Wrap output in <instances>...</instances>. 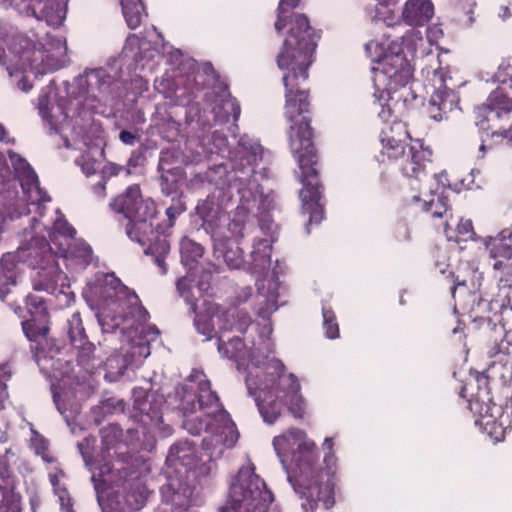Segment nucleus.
I'll return each mask as SVG.
<instances>
[{
    "label": "nucleus",
    "instance_id": "obj_1",
    "mask_svg": "<svg viewBox=\"0 0 512 512\" xmlns=\"http://www.w3.org/2000/svg\"><path fill=\"white\" fill-rule=\"evenodd\" d=\"M316 42L314 33L304 15L295 14L289 22L288 34L277 56L278 68L283 72L285 87V117L291 153L301 171L303 188L300 198L309 222L319 223L323 218L317 179L316 152L312 141L308 112V93L301 84L308 78V68L313 61Z\"/></svg>",
    "mask_w": 512,
    "mask_h": 512
},
{
    "label": "nucleus",
    "instance_id": "obj_2",
    "mask_svg": "<svg viewBox=\"0 0 512 512\" xmlns=\"http://www.w3.org/2000/svg\"><path fill=\"white\" fill-rule=\"evenodd\" d=\"M75 234L73 227L60 216L55 220L53 232H49L36 219H33L31 229L24 231V241L18 250L13 253H6L1 258L0 275V298L3 299L8 290L4 288L7 285L16 283V263L28 262L34 268H40L38 272L40 280H34L33 287L38 291H51L58 278V264L55 256L61 257H79L84 264H87L91 258V249L81 244L79 251L71 247V239Z\"/></svg>",
    "mask_w": 512,
    "mask_h": 512
},
{
    "label": "nucleus",
    "instance_id": "obj_3",
    "mask_svg": "<svg viewBox=\"0 0 512 512\" xmlns=\"http://www.w3.org/2000/svg\"><path fill=\"white\" fill-rule=\"evenodd\" d=\"M85 294L100 306V317H112L113 320L118 317L123 318V323H125L123 329L127 330L128 337L134 343L130 358L113 355L105 362L106 378L116 381L123 375L125 369L136 361V358H147L150 355V349L146 342L153 340L158 332L155 328L150 327L147 331L149 337L146 341L134 342L132 334L137 333L140 325L147 321V312L138 305V297L122 285L114 274L97 275L95 282L88 284Z\"/></svg>",
    "mask_w": 512,
    "mask_h": 512
},
{
    "label": "nucleus",
    "instance_id": "obj_4",
    "mask_svg": "<svg viewBox=\"0 0 512 512\" xmlns=\"http://www.w3.org/2000/svg\"><path fill=\"white\" fill-rule=\"evenodd\" d=\"M423 44L420 33L415 31L403 39L404 48L401 51L393 49L384 53L383 46L378 41L366 44L370 57L377 62V66L373 68L374 95L379 101H384L379 112L383 120L401 117L407 103L415 99L410 86L413 67L408 55L413 56Z\"/></svg>",
    "mask_w": 512,
    "mask_h": 512
},
{
    "label": "nucleus",
    "instance_id": "obj_5",
    "mask_svg": "<svg viewBox=\"0 0 512 512\" xmlns=\"http://www.w3.org/2000/svg\"><path fill=\"white\" fill-rule=\"evenodd\" d=\"M282 363L269 357L259 359L254 354L247 364L245 378L248 391L255 397L259 411L268 424H273L286 406L295 418H303L306 401L301 386L293 374L283 373Z\"/></svg>",
    "mask_w": 512,
    "mask_h": 512
},
{
    "label": "nucleus",
    "instance_id": "obj_6",
    "mask_svg": "<svg viewBox=\"0 0 512 512\" xmlns=\"http://www.w3.org/2000/svg\"><path fill=\"white\" fill-rule=\"evenodd\" d=\"M37 49L33 41L22 34L0 31V63L17 87L27 92L39 74L53 72L69 63L66 39L47 35Z\"/></svg>",
    "mask_w": 512,
    "mask_h": 512
},
{
    "label": "nucleus",
    "instance_id": "obj_7",
    "mask_svg": "<svg viewBox=\"0 0 512 512\" xmlns=\"http://www.w3.org/2000/svg\"><path fill=\"white\" fill-rule=\"evenodd\" d=\"M431 157V149L422 140H410L407 153L401 159L399 167L403 175L410 179L412 200L422 202L423 209L430 211L434 217H443L447 213L450 188L445 171L425 179Z\"/></svg>",
    "mask_w": 512,
    "mask_h": 512
},
{
    "label": "nucleus",
    "instance_id": "obj_8",
    "mask_svg": "<svg viewBox=\"0 0 512 512\" xmlns=\"http://www.w3.org/2000/svg\"><path fill=\"white\" fill-rule=\"evenodd\" d=\"M273 447L283 465L288 462L295 465L293 475L288 479L295 492L303 499L304 511L314 512L316 501L313 498L311 481L315 473L313 464L318 460L315 443L309 439L305 431L291 428L273 439Z\"/></svg>",
    "mask_w": 512,
    "mask_h": 512
},
{
    "label": "nucleus",
    "instance_id": "obj_9",
    "mask_svg": "<svg viewBox=\"0 0 512 512\" xmlns=\"http://www.w3.org/2000/svg\"><path fill=\"white\" fill-rule=\"evenodd\" d=\"M199 272L200 269L197 265L191 266L188 275L177 283L179 292L187 302L193 305L196 312V329L207 339L213 337L216 328L226 330L235 327L239 331L243 330L245 323L230 322V317H234L235 311L221 312L220 308L213 303L203 301L202 305L199 306L192 302L193 299L197 300L198 296H201L202 292L209 287L210 274L205 272L197 280Z\"/></svg>",
    "mask_w": 512,
    "mask_h": 512
},
{
    "label": "nucleus",
    "instance_id": "obj_10",
    "mask_svg": "<svg viewBox=\"0 0 512 512\" xmlns=\"http://www.w3.org/2000/svg\"><path fill=\"white\" fill-rule=\"evenodd\" d=\"M461 394L469 402L476 425L486 431L494 442L502 441L511 420L501 405L492 402L487 377L479 373L472 375Z\"/></svg>",
    "mask_w": 512,
    "mask_h": 512
},
{
    "label": "nucleus",
    "instance_id": "obj_11",
    "mask_svg": "<svg viewBox=\"0 0 512 512\" xmlns=\"http://www.w3.org/2000/svg\"><path fill=\"white\" fill-rule=\"evenodd\" d=\"M230 198L229 192L217 187L206 200L197 205V212L203 218L207 231L211 233L214 244L237 240L243 236L245 209L239 208L232 218L226 215L224 209Z\"/></svg>",
    "mask_w": 512,
    "mask_h": 512
},
{
    "label": "nucleus",
    "instance_id": "obj_12",
    "mask_svg": "<svg viewBox=\"0 0 512 512\" xmlns=\"http://www.w3.org/2000/svg\"><path fill=\"white\" fill-rule=\"evenodd\" d=\"M110 207L128 219L126 232L132 240L142 245L151 240L149 235L153 232L152 220L155 217L156 208L150 198L142 197L139 186L128 187L111 201Z\"/></svg>",
    "mask_w": 512,
    "mask_h": 512
},
{
    "label": "nucleus",
    "instance_id": "obj_13",
    "mask_svg": "<svg viewBox=\"0 0 512 512\" xmlns=\"http://www.w3.org/2000/svg\"><path fill=\"white\" fill-rule=\"evenodd\" d=\"M273 496L250 466L242 467L232 480L222 512H267Z\"/></svg>",
    "mask_w": 512,
    "mask_h": 512
},
{
    "label": "nucleus",
    "instance_id": "obj_14",
    "mask_svg": "<svg viewBox=\"0 0 512 512\" xmlns=\"http://www.w3.org/2000/svg\"><path fill=\"white\" fill-rule=\"evenodd\" d=\"M9 161L22 188L23 198L18 199L13 206V212H9L10 218H15L24 213H29V205L41 209L42 203L49 202L50 198L39 187L38 179L30 165L20 155L9 152Z\"/></svg>",
    "mask_w": 512,
    "mask_h": 512
},
{
    "label": "nucleus",
    "instance_id": "obj_15",
    "mask_svg": "<svg viewBox=\"0 0 512 512\" xmlns=\"http://www.w3.org/2000/svg\"><path fill=\"white\" fill-rule=\"evenodd\" d=\"M190 381L197 384L198 406L200 409H210L207 415L217 413V418L222 423L221 432L217 433L210 440L211 444L221 443L225 447H232L238 440V433L235 425L231 422L228 414L220 408L217 396L211 391L210 383L206 376L195 371L190 376Z\"/></svg>",
    "mask_w": 512,
    "mask_h": 512
},
{
    "label": "nucleus",
    "instance_id": "obj_16",
    "mask_svg": "<svg viewBox=\"0 0 512 512\" xmlns=\"http://www.w3.org/2000/svg\"><path fill=\"white\" fill-rule=\"evenodd\" d=\"M333 445L332 438H325L323 442L325 472L316 467L317 461L313 464L315 473L312 477L311 486L313 498L316 501V508L320 502L326 509L331 508L334 504V483L332 482L331 475L334 472L337 459L333 452Z\"/></svg>",
    "mask_w": 512,
    "mask_h": 512
},
{
    "label": "nucleus",
    "instance_id": "obj_17",
    "mask_svg": "<svg viewBox=\"0 0 512 512\" xmlns=\"http://www.w3.org/2000/svg\"><path fill=\"white\" fill-rule=\"evenodd\" d=\"M446 81L442 71L434 70L425 85L426 92L430 94L427 111L436 121H441L443 116L452 110L455 103V95Z\"/></svg>",
    "mask_w": 512,
    "mask_h": 512
},
{
    "label": "nucleus",
    "instance_id": "obj_18",
    "mask_svg": "<svg viewBox=\"0 0 512 512\" xmlns=\"http://www.w3.org/2000/svg\"><path fill=\"white\" fill-rule=\"evenodd\" d=\"M407 140H412L406 130V126L402 122L393 121V125L383 130L381 143L382 154L390 159H402L407 153Z\"/></svg>",
    "mask_w": 512,
    "mask_h": 512
},
{
    "label": "nucleus",
    "instance_id": "obj_19",
    "mask_svg": "<svg viewBox=\"0 0 512 512\" xmlns=\"http://www.w3.org/2000/svg\"><path fill=\"white\" fill-rule=\"evenodd\" d=\"M27 308L31 318L22 323L23 331L30 341L39 342L46 338L48 329L45 325L46 307L41 298L29 296Z\"/></svg>",
    "mask_w": 512,
    "mask_h": 512
},
{
    "label": "nucleus",
    "instance_id": "obj_20",
    "mask_svg": "<svg viewBox=\"0 0 512 512\" xmlns=\"http://www.w3.org/2000/svg\"><path fill=\"white\" fill-rule=\"evenodd\" d=\"M275 269L273 270V276L271 278H264L262 280H259L258 285V291H259V297L261 300H259L261 306L259 308V315L263 318H267L270 316L274 311L277 310V298L279 295V282L274 279V274H276Z\"/></svg>",
    "mask_w": 512,
    "mask_h": 512
},
{
    "label": "nucleus",
    "instance_id": "obj_21",
    "mask_svg": "<svg viewBox=\"0 0 512 512\" xmlns=\"http://www.w3.org/2000/svg\"><path fill=\"white\" fill-rule=\"evenodd\" d=\"M512 111V98H508L500 91H494L487 100V105L478 109L479 115L487 114L485 122H495Z\"/></svg>",
    "mask_w": 512,
    "mask_h": 512
},
{
    "label": "nucleus",
    "instance_id": "obj_22",
    "mask_svg": "<svg viewBox=\"0 0 512 512\" xmlns=\"http://www.w3.org/2000/svg\"><path fill=\"white\" fill-rule=\"evenodd\" d=\"M430 0H408L403 10V18L409 25H422L433 15Z\"/></svg>",
    "mask_w": 512,
    "mask_h": 512
},
{
    "label": "nucleus",
    "instance_id": "obj_23",
    "mask_svg": "<svg viewBox=\"0 0 512 512\" xmlns=\"http://www.w3.org/2000/svg\"><path fill=\"white\" fill-rule=\"evenodd\" d=\"M167 462L173 466L177 473H188L194 466V451L190 444L180 443L170 448Z\"/></svg>",
    "mask_w": 512,
    "mask_h": 512
},
{
    "label": "nucleus",
    "instance_id": "obj_24",
    "mask_svg": "<svg viewBox=\"0 0 512 512\" xmlns=\"http://www.w3.org/2000/svg\"><path fill=\"white\" fill-rule=\"evenodd\" d=\"M273 241L274 231L269 235V238L257 239L254 241L251 252V265L255 272H263L270 267Z\"/></svg>",
    "mask_w": 512,
    "mask_h": 512
},
{
    "label": "nucleus",
    "instance_id": "obj_25",
    "mask_svg": "<svg viewBox=\"0 0 512 512\" xmlns=\"http://www.w3.org/2000/svg\"><path fill=\"white\" fill-rule=\"evenodd\" d=\"M214 257L231 269H237L243 263L242 252L235 240L214 244Z\"/></svg>",
    "mask_w": 512,
    "mask_h": 512
},
{
    "label": "nucleus",
    "instance_id": "obj_26",
    "mask_svg": "<svg viewBox=\"0 0 512 512\" xmlns=\"http://www.w3.org/2000/svg\"><path fill=\"white\" fill-rule=\"evenodd\" d=\"M511 232L509 230H503L496 237H490L488 240H484V245L489 250L492 258H512V247L510 245Z\"/></svg>",
    "mask_w": 512,
    "mask_h": 512
},
{
    "label": "nucleus",
    "instance_id": "obj_27",
    "mask_svg": "<svg viewBox=\"0 0 512 512\" xmlns=\"http://www.w3.org/2000/svg\"><path fill=\"white\" fill-rule=\"evenodd\" d=\"M107 74L103 69H93L86 71L83 76L79 78V85L86 83L88 86L87 90V98L88 101L90 98H96V91H102L104 85L106 84Z\"/></svg>",
    "mask_w": 512,
    "mask_h": 512
},
{
    "label": "nucleus",
    "instance_id": "obj_28",
    "mask_svg": "<svg viewBox=\"0 0 512 512\" xmlns=\"http://www.w3.org/2000/svg\"><path fill=\"white\" fill-rule=\"evenodd\" d=\"M127 25L131 29L137 28L143 16V6L140 0H119Z\"/></svg>",
    "mask_w": 512,
    "mask_h": 512
},
{
    "label": "nucleus",
    "instance_id": "obj_29",
    "mask_svg": "<svg viewBox=\"0 0 512 512\" xmlns=\"http://www.w3.org/2000/svg\"><path fill=\"white\" fill-rule=\"evenodd\" d=\"M39 109L43 115V118L48 119L56 130L62 129L63 121L69 115V110L62 111L60 105L49 106V103L44 99L40 100Z\"/></svg>",
    "mask_w": 512,
    "mask_h": 512
},
{
    "label": "nucleus",
    "instance_id": "obj_30",
    "mask_svg": "<svg viewBox=\"0 0 512 512\" xmlns=\"http://www.w3.org/2000/svg\"><path fill=\"white\" fill-rule=\"evenodd\" d=\"M237 153L241 159H245L247 164L252 166L261 158L262 148L257 141L243 137L239 142Z\"/></svg>",
    "mask_w": 512,
    "mask_h": 512
},
{
    "label": "nucleus",
    "instance_id": "obj_31",
    "mask_svg": "<svg viewBox=\"0 0 512 512\" xmlns=\"http://www.w3.org/2000/svg\"><path fill=\"white\" fill-rule=\"evenodd\" d=\"M148 48L149 43L147 41H142L137 35L131 34L127 37L123 48V54L125 57L139 61L146 57L145 53Z\"/></svg>",
    "mask_w": 512,
    "mask_h": 512
},
{
    "label": "nucleus",
    "instance_id": "obj_32",
    "mask_svg": "<svg viewBox=\"0 0 512 512\" xmlns=\"http://www.w3.org/2000/svg\"><path fill=\"white\" fill-rule=\"evenodd\" d=\"M445 234L449 241H455L457 243L466 242L468 240H474L475 232L473 231L472 222L470 220L461 219L456 227V230H449L448 226L445 227Z\"/></svg>",
    "mask_w": 512,
    "mask_h": 512
},
{
    "label": "nucleus",
    "instance_id": "obj_33",
    "mask_svg": "<svg viewBox=\"0 0 512 512\" xmlns=\"http://www.w3.org/2000/svg\"><path fill=\"white\" fill-rule=\"evenodd\" d=\"M182 262L185 265L192 264L203 255V248L191 239L183 238L180 243Z\"/></svg>",
    "mask_w": 512,
    "mask_h": 512
},
{
    "label": "nucleus",
    "instance_id": "obj_34",
    "mask_svg": "<svg viewBox=\"0 0 512 512\" xmlns=\"http://www.w3.org/2000/svg\"><path fill=\"white\" fill-rule=\"evenodd\" d=\"M213 113L219 121L227 120L230 113H232L234 118L237 119L239 116V107L233 99L226 98L221 100L220 105L213 108Z\"/></svg>",
    "mask_w": 512,
    "mask_h": 512
},
{
    "label": "nucleus",
    "instance_id": "obj_35",
    "mask_svg": "<svg viewBox=\"0 0 512 512\" xmlns=\"http://www.w3.org/2000/svg\"><path fill=\"white\" fill-rule=\"evenodd\" d=\"M494 78L499 83L508 84L512 89V57L501 61Z\"/></svg>",
    "mask_w": 512,
    "mask_h": 512
},
{
    "label": "nucleus",
    "instance_id": "obj_36",
    "mask_svg": "<svg viewBox=\"0 0 512 512\" xmlns=\"http://www.w3.org/2000/svg\"><path fill=\"white\" fill-rule=\"evenodd\" d=\"M244 344L241 339L235 338L229 341V343L226 345V352L229 353L230 358H234L238 362V368L241 369V367L244 365L242 362L244 357Z\"/></svg>",
    "mask_w": 512,
    "mask_h": 512
},
{
    "label": "nucleus",
    "instance_id": "obj_37",
    "mask_svg": "<svg viewBox=\"0 0 512 512\" xmlns=\"http://www.w3.org/2000/svg\"><path fill=\"white\" fill-rule=\"evenodd\" d=\"M323 318L326 336L330 339L337 338L339 330L338 324L334 322L333 312L327 309H323Z\"/></svg>",
    "mask_w": 512,
    "mask_h": 512
},
{
    "label": "nucleus",
    "instance_id": "obj_38",
    "mask_svg": "<svg viewBox=\"0 0 512 512\" xmlns=\"http://www.w3.org/2000/svg\"><path fill=\"white\" fill-rule=\"evenodd\" d=\"M192 494L193 490L189 486H181L174 494L172 501L175 505L187 508L190 506Z\"/></svg>",
    "mask_w": 512,
    "mask_h": 512
},
{
    "label": "nucleus",
    "instance_id": "obj_39",
    "mask_svg": "<svg viewBox=\"0 0 512 512\" xmlns=\"http://www.w3.org/2000/svg\"><path fill=\"white\" fill-rule=\"evenodd\" d=\"M257 188L258 187L254 181H250L248 187H239L238 193L240 194L241 200L244 203H249L251 200L256 201L257 196H260Z\"/></svg>",
    "mask_w": 512,
    "mask_h": 512
},
{
    "label": "nucleus",
    "instance_id": "obj_40",
    "mask_svg": "<svg viewBox=\"0 0 512 512\" xmlns=\"http://www.w3.org/2000/svg\"><path fill=\"white\" fill-rule=\"evenodd\" d=\"M299 0H281L280 1V4H279V16H278V20L277 22L275 23V28L277 31H280L281 29H283L285 26H286V23H285V12H286V7H295L297 4H298Z\"/></svg>",
    "mask_w": 512,
    "mask_h": 512
},
{
    "label": "nucleus",
    "instance_id": "obj_41",
    "mask_svg": "<svg viewBox=\"0 0 512 512\" xmlns=\"http://www.w3.org/2000/svg\"><path fill=\"white\" fill-rule=\"evenodd\" d=\"M477 124L483 130H492V137H502L503 139H507L509 142H512V126L508 130H498L496 129V124L486 125L484 121H479Z\"/></svg>",
    "mask_w": 512,
    "mask_h": 512
},
{
    "label": "nucleus",
    "instance_id": "obj_42",
    "mask_svg": "<svg viewBox=\"0 0 512 512\" xmlns=\"http://www.w3.org/2000/svg\"><path fill=\"white\" fill-rule=\"evenodd\" d=\"M10 372L8 371L6 366L0 367V404H2L8 397L6 391L5 382L9 380Z\"/></svg>",
    "mask_w": 512,
    "mask_h": 512
},
{
    "label": "nucleus",
    "instance_id": "obj_43",
    "mask_svg": "<svg viewBox=\"0 0 512 512\" xmlns=\"http://www.w3.org/2000/svg\"><path fill=\"white\" fill-rule=\"evenodd\" d=\"M56 494L59 498L61 509L63 512H72L71 503L68 493L65 489H56Z\"/></svg>",
    "mask_w": 512,
    "mask_h": 512
},
{
    "label": "nucleus",
    "instance_id": "obj_44",
    "mask_svg": "<svg viewBox=\"0 0 512 512\" xmlns=\"http://www.w3.org/2000/svg\"><path fill=\"white\" fill-rule=\"evenodd\" d=\"M159 247L161 250V254L156 257L155 262L157 263V265L159 267H161L163 269V271H165L164 256L169 253L170 247L165 240H163L159 243Z\"/></svg>",
    "mask_w": 512,
    "mask_h": 512
},
{
    "label": "nucleus",
    "instance_id": "obj_45",
    "mask_svg": "<svg viewBox=\"0 0 512 512\" xmlns=\"http://www.w3.org/2000/svg\"><path fill=\"white\" fill-rule=\"evenodd\" d=\"M442 35L443 32L438 26H432L428 28L427 38L431 44L437 43V41L442 37Z\"/></svg>",
    "mask_w": 512,
    "mask_h": 512
},
{
    "label": "nucleus",
    "instance_id": "obj_46",
    "mask_svg": "<svg viewBox=\"0 0 512 512\" xmlns=\"http://www.w3.org/2000/svg\"><path fill=\"white\" fill-rule=\"evenodd\" d=\"M11 174L10 166L8 165L6 157L0 153V177L7 178Z\"/></svg>",
    "mask_w": 512,
    "mask_h": 512
},
{
    "label": "nucleus",
    "instance_id": "obj_47",
    "mask_svg": "<svg viewBox=\"0 0 512 512\" xmlns=\"http://www.w3.org/2000/svg\"><path fill=\"white\" fill-rule=\"evenodd\" d=\"M120 139L123 143L127 145H133L135 142V136L128 131H122L120 133Z\"/></svg>",
    "mask_w": 512,
    "mask_h": 512
},
{
    "label": "nucleus",
    "instance_id": "obj_48",
    "mask_svg": "<svg viewBox=\"0 0 512 512\" xmlns=\"http://www.w3.org/2000/svg\"><path fill=\"white\" fill-rule=\"evenodd\" d=\"M82 165V170L84 171L85 174L87 175H90V174H93L95 173L96 171V163L95 162H92V163H87L86 165L84 164H81Z\"/></svg>",
    "mask_w": 512,
    "mask_h": 512
},
{
    "label": "nucleus",
    "instance_id": "obj_49",
    "mask_svg": "<svg viewBox=\"0 0 512 512\" xmlns=\"http://www.w3.org/2000/svg\"><path fill=\"white\" fill-rule=\"evenodd\" d=\"M32 441L35 445H36V443L39 442V445L36 446L37 453H39L40 451H43L45 449V441L38 435H35V437L32 439Z\"/></svg>",
    "mask_w": 512,
    "mask_h": 512
},
{
    "label": "nucleus",
    "instance_id": "obj_50",
    "mask_svg": "<svg viewBox=\"0 0 512 512\" xmlns=\"http://www.w3.org/2000/svg\"><path fill=\"white\" fill-rule=\"evenodd\" d=\"M0 140L5 143H10V138L6 137V131L4 127L0 124Z\"/></svg>",
    "mask_w": 512,
    "mask_h": 512
},
{
    "label": "nucleus",
    "instance_id": "obj_51",
    "mask_svg": "<svg viewBox=\"0 0 512 512\" xmlns=\"http://www.w3.org/2000/svg\"><path fill=\"white\" fill-rule=\"evenodd\" d=\"M53 397H54V402H55V404H56V406H57L58 410H59L61 413H63L62 406H61V403H60V397H59V395H57V394L54 392Z\"/></svg>",
    "mask_w": 512,
    "mask_h": 512
},
{
    "label": "nucleus",
    "instance_id": "obj_52",
    "mask_svg": "<svg viewBox=\"0 0 512 512\" xmlns=\"http://www.w3.org/2000/svg\"><path fill=\"white\" fill-rule=\"evenodd\" d=\"M473 21H474L473 18L471 16H468L467 19L464 20L463 22L465 25L469 26L473 23Z\"/></svg>",
    "mask_w": 512,
    "mask_h": 512
},
{
    "label": "nucleus",
    "instance_id": "obj_53",
    "mask_svg": "<svg viewBox=\"0 0 512 512\" xmlns=\"http://www.w3.org/2000/svg\"><path fill=\"white\" fill-rule=\"evenodd\" d=\"M486 145L485 144H481L480 147H479V152L481 153V157L484 155L485 151H486Z\"/></svg>",
    "mask_w": 512,
    "mask_h": 512
},
{
    "label": "nucleus",
    "instance_id": "obj_54",
    "mask_svg": "<svg viewBox=\"0 0 512 512\" xmlns=\"http://www.w3.org/2000/svg\"><path fill=\"white\" fill-rule=\"evenodd\" d=\"M506 340L509 344H512V331H509L507 334H506Z\"/></svg>",
    "mask_w": 512,
    "mask_h": 512
},
{
    "label": "nucleus",
    "instance_id": "obj_55",
    "mask_svg": "<svg viewBox=\"0 0 512 512\" xmlns=\"http://www.w3.org/2000/svg\"><path fill=\"white\" fill-rule=\"evenodd\" d=\"M50 480H51L52 485L54 487H56V485H57V477L56 476H51Z\"/></svg>",
    "mask_w": 512,
    "mask_h": 512
},
{
    "label": "nucleus",
    "instance_id": "obj_56",
    "mask_svg": "<svg viewBox=\"0 0 512 512\" xmlns=\"http://www.w3.org/2000/svg\"><path fill=\"white\" fill-rule=\"evenodd\" d=\"M501 264H502V262H501V261L496 262V263L494 264V268H495V269H499V268H500V266H501Z\"/></svg>",
    "mask_w": 512,
    "mask_h": 512
},
{
    "label": "nucleus",
    "instance_id": "obj_57",
    "mask_svg": "<svg viewBox=\"0 0 512 512\" xmlns=\"http://www.w3.org/2000/svg\"><path fill=\"white\" fill-rule=\"evenodd\" d=\"M87 108H89V109H94V108H95V106H94L93 104H87Z\"/></svg>",
    "mask_w": 512,
    "mask_h": 512
},
{
    "label": "nucleus",
    "instance_id": "obj_58",
    "mask_svg": "<svg viewBox=\"0 0 512 512\" xmlns=\"http://www.w3.org/2000/svg\"><path fill=\"white\" fill-rule=\"evenodd\" d=\"M167 214H168L169 216L173 215V212H171V209H168V210H167Z\"/></svg>",
    "mask_w": 512,
    "mask_h": 512
},
{
    "label": "nucleus",
    "instance_id": "obj_59",
    "mask_svg": "<svg viewBox=\"0 0 512 512\" xmlns=\"http://www.w3.org/2000/svg\"><path fill=\"white\" fill-rule=\"evenodd\" d=\"M167 214H168L169 216L173 215V212H171V209H168V210H167Z\"/></svg>",
    "mask_w": 512,
    "mask_h": 512
},
{
    "label": "nucleus",
    "instance_id": "obj_60",
    "mask_svg": "<svg viewBox=\"0 0 512 512\" xmlns=\"http://www.w3.org/2000/svg\"><path fill=\"white\" fill-rule=\"evenodd\" d=\"M149 249L151 250L152 253H154V250H155L154 247H150Z\"/></svg>",
    "mask_w": 512,
    "mask_h": 512
}]
</instances>
